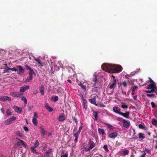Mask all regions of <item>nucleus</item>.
Instances as JSON below:
<instances>
[{"instance_id": "obj_19", "label": "nucleus", "mask_w": 157, "mask_h": 157, "mask_svg": "<svg viewBox=\"0 0 157 157\" xmlns=\"http://www.w3.org/2000/svg\"><path fill=\"white\" fill-rule=\"evenodd\" d=\"M104 124L105 125H107L110 130H113L114 128V127L110 124L106 122H104Z\"/></svg>"}, {"instance_id": "obj_55", "label": "nucleus", "mask_w": 157, "mask_h": 157, "mask_svg": "<svg viewBox=\"0 0 157 157\" xmlns=\"http://www.w3.org/2000/svg\"><path fill=\"white\" fill-rule=\"evenodd\" d=\"M139 128L140 129H143L144 127L142 124H139L138 125Z\"/></svg>"}, {"instance_id": "obj_43", "label": "nucleus", "mask_w": 157, "mask_h": 157, "mask_svg": "<svg viewBox=\"0 0 157 157\" xmlns=\"http://www.w3.org/2000/svg\"><path fill=\"white\" fill-rule=\"evenodd\" d=\"M39 144V142L38 140H36V142L34 144V146L33 147H34V148H36L37 147V146H38Z\"/></svg>"}, {"instance_id": "obj_61", "label": "nucleus", "mask_w": 157, "mask_h": 157, "mask_svg": "<svg viewBox=\"0 0 157 157\" xmlns=\"http://www.w3.org/2000/svg\"><path fill=\"white\" fill-rule=\"evenodd\" d=\"M82 101L83 102V104H86V100L83 98H82Z\"/></svg>"}, {"instance_id": "obj_32", "label": "nucleus", "mask_w": 157, "mask_h": 157, "mask_svg": "<svg viewBox=\"0 0 157 157\" xmlns=\"http://www.w3.org/2000/svg\"><path fill=\"white\" fill-rule=\"evenodd\" d=\"M21 98V100L24 102L25 103V104H26L27 103V100L26 98L25 97L23 96Z\"/></svg>"}, {"instance_id": "obj_46", "label": "nucleus", "mask_w": 157, "mask_h": 157, "mask_svg": "<svg viewBox=\"0 0 157 157\" xmlns=\"http://www.w3.org/2000/svg\"><path fill=\"white\" fill-rule=\"evenodd\" d=\"M147 96L148 97H155V94H147Z\"/></svg>"}, {"instance_id": "obj_34", "label": "nucleus", "mask_w": 157, "mask_h": 157, "mask_svg": "<svg viewBox=\"0 0 157 157\" xmlns=\"http://www.w3.org/2000/svg\"><path fill=\"white\" fill-rule=\"evenodd\" d=\"M94 87L92 89V91L93 92H97L98 90V86H94Z\"/></svg>"}, {"instance_id": "obj_9", "label": "nucleus", "mask_w": 157, "mask_h": 157, "mask_svg": "<svg viewBox=\"0 0 157 157\" xmlns=\"http://www.w3.org/2000/svg\"><path fill=\"white\" fill-rule=\"evenodd\" d=\"M11 98L7 96H3L0 98V100L3 101H10Z\"/></svg>"}, {"instance_id": "obj_11", "label": "nucleus", "mask_w": 157, "mask_h": 157, "mask_svg": "<svg viewBox=\"0 0 157 157\" xmlns=\"http://www.w3.org/2000/svg\"><path fill=\"white\" fill-rule=\"evenodd\" d=\"M18 68V73L19 74H21L25 72L24 69L22 67V66L20 65H18L17 66Z\"/></svg>"}, {"instance_id": "obj_33", "label": "nucleus", "mask_w": 157, "mask_h": 157, "mask_svg": "<svg viewBox=\"0 0 157 157\" xmlns=\"http://www.w3.org/2000/svg\"><path fill=\"white\" fill-rule=\"evenodd\" d=\"M152 124L153 125H157V121L156 119L154 118L152 119Z\"/></svg>"}, {"instance_id": "obj_17", "label": "nucleus", "mask_w": 157, "mask_h": 157, "mask_svg": "<svg viewBox=\"0 0 157 157\" xmlns=\"http://www.w3.org/2000/svg\"><path fill=\"white\" fill-rule=\"evenodd\" d=\"M113 110L114 112L117 113L119 115L120 114V113L121 112H120L121 109H119L117 107H114L113 108Z\"/></svg>"}, {"instance_id": "obj_52", "label": "nucleus", "mask_w": 157, "mask_h": 157, "mask_svg": "<svg viewBox=\"0 0 157 157\" xmlns=\"http://www.w3.org/2000/svg\"><path fill=\"white\" fill-rule=\"evenodd\" d=\"M6 114L8 115H11V113L10 111L9 110H7L6 111Z\"/></svg>"}, {"instance_id": "obj_38", "label": "nucleus", "mask_w": 157, "mask_h": 157, "mask_svg": "<svg viewBox=\"0 0 157 157\" xmlns=\"http://www.w3.org/2000/svg\"><path fill=\"white\" fill-rule=\"evenodd\" d=\"M94 146H95V144L93 142H92V143L90 144L89 147L91 149L93 148Z\"/></svg>"}, {"instance_id": "obj_41", "label": "nucleus", "mask_w": 157, "mask_h": 157, "mask_svg": "<svg viewBox=\"0 0 157 157\" xmlns=\"http://www.w3.org/2000/svg\"><path fill=\"white\" fill-rule=\"evenodd\" d=\"M80 132L79 131H77V132L75 133L74 134V137H78V136L80 134Z\"/></svg>"}, {"instance_id": "obj_30", "label": "nucleus", "mask_w": 157, "mask_h": 157, "mask_svg": "<svg viewBox=\"0 0 157 157\" xmlns=\"http://www.w3.org/2000/svg\"><path fill=\"white\" fill-rule=\"evenodd\" d=\"M33 76L29 75V77L27 78L25 81L26 82H29L31 80L33 79Z\"/></svg>"}, {"instance_id": "obj_27", "label": "nucleus", "mask_w": 157, "mask_h": 157, "mask_svg": "<svg viewBox=\"0 0 157 157\" xmlns=\"http://www.w3.org/2000/svg\"><path fill=\"white\" fill-rule=\"evenodd\" d=\"M98 132L100 134H101L103 135L105 134V131L103 129L98 128Z\"/></svg>"}, {"instance_id": "obj_31", "label": "nucleus", "mask_w": 157, "mask_h": 157, "mask_svg": "<svg viewBox=\"0 0 157 157\" xmlns=\"http://www.w3.org/2000/svg\"><path fill=\"white\" fill-rule=\"evenodd\" d=\"M138 88V86H132L131 88V89L132 91L135 92L136 90Z\"/></svg>"}, {"instance_id": "obj_50", "label": "nucleus", "mask_w": 157, "mask_h": 157, "mask_svg": "<svg viewBox=\"0 0 157 157\" xmlns=\"http://www.w3.org/2000/svg\"><path fill=\"white\" fill-rule=\"evenodd\" d=\"M103 148L106 151H109L108 149V147H107V145H104V146H103Z\"/></svg>"}, {"instance_id": "obj_45", "label": "nucleus", "mask_w": 157, "mask_h": 157, "mask_svg": "<svg viewBox=\"0 0 157 157\" xmlns=\"http://www.w3.org/2000/svg\"><path fill=\"white\" fill-rule=\"evenodd\" d=\"M25 67L26 69L29 70V71L32 69L31 67L28 66L27 65H25Z\"/></svg>"}, {"instance_id": "obj_24", "label": "nucleus", "mask_w": 157, "mask_h": 157, "mask_svg": "<svg viewBox=\"0 0 157 157\" xmlns=\"http://www.w3.org/2000/svg\"><path fill=\"white\" fill-rule=\"evenodd\" d=\"M139 138L140 139L143 140L145 138L144 134L142 133H140L138 134Z\"/></svg>"}, {"instance_id": "obj_1", "label": "nucleus", "mask_w": 157, "mask_h": 157, "mask_svg": "<svg viewBox=\"0 0 157 157\" xmlns=\"http://www.w3.org/2000/svg\"><path fill=\"white\" fill-rule=\"evenodd\" d=\"M113 64L104 63L101 66V69L106 72L112 71Z\"/></svg>"}, {"instance_id": "obj_4", "label": "nucleus", "mask_w": 157, "mask_h": 157, "mask_svg": "<svg viewBox=\"0 0 157 157\" xmlns=\"http://www.w3.org/2000/svg\"><path fill=\"white\" fill-rule=\"evenodd\" d=\"M97 97H98V96L97 95H96L92 97L91 99H89V101L91 103L97 106V104H96V100Z\"/></svg>"}, {"instance_id": "obj_26", "label": "nucleus", "mask_w": 157, "mask_h": 157, "mask_svg": "<svg viewBox=\"0 0 157 157\" xmlns=\"http://www.w3.org/2000/svg\"><path fill=\"white\" fill-rule=\"evenodd\" d=\"M128 82L127 81H124L122 83H120V85L121 86L123 85L124 87L126 88L127 87V83Z\"/></svg>"}, {"instance_id": "obj_56", "label": "nucleus", "mask_w": 157, "mask_h": 157, "mask_svg": "<svg viewBox=\"0 0 157 157\" xmlns=\"http://www.w3.org/2000/svg\"><path fill=\"white\" fill-rule=\"evenodd\" d=\"M151 105L152 108H154L155 107V103L153 102H151Z\"/></svg>"}, {"instance_id": "obj_54", "label": "nucleus", "mask_w": 157, "mask_h": 157, "mask_svg": "<svg viewBox=\"0 0 157 157\" xmlns=\"http://www.w3.org/2000/svg\"><path fill=\"white\" fill-rule=\"evenodd\" d=\"M121 107L122 108H127L128 107V106L126 105H121Z\"/></svg>"}, {"instance_id": "obj_20", "label": "nucleus", "mask_w": 157, "mask_h": 157, "mask_svg": "<svg viewBox=\"0 0 157 157\" xmlns=\"http://www.w3.org/2000/svg\"><path fill=\"white\" fill-rule=\"evenodd\" d=\"M45 107L46 109L50 112H52L53 111V109L52 108L49 106L48 104H46L45 105Z\"/></svg>"}, {"instance_id": "obj_48", "label": "nucleus", "mask_w": 157, "mask_h": 157, "mask_svg": "<svg viewBox=\"0 0 157 157\" xmlns=\"http://www.w3.org/2000/svg\"><path fill=\"white\" fill-rule=\"evenodd\" d=\"M73 121H74L76 124L78 123V121H77V118L75 117H73Z\"/></svg>"}, {"instance_id": "obj_10", "label": "nucleus", "mask_w": 157, "mask_h": 157, "mask_svg": "<svg viewBox=\"0 0 157 157\" xmlns=\"http://www.w3.org/2000/svg\"><path fill=\"white\" fill-rule=\"evenodd\" d=\"M13 108L16 112L18 113H21L22 112V109L17 106L14 105Z\"/></svg>"}, {"instance_id": "obj_57", "label": "nucleus", "mask_w": 157, "mask_h": 157, "mask_svg": "<svg viewBox=\"0 0 157 157\" xmlns=\"http://www.w3.org/2000/svg\"><path fill=\"white\" fill-rule=\"evenodd\" d=\"M83 128V126H80L78 130L77 131H79V132H80L81 130Z\"/></svg>"}, {"instance_id": "obj_53", "label": "nucleus", "mask_w": 157, "mask_h": 157, "mask_svg": "<svg viewBox=\"0 0 157 157\" xmlns=\"http://www.w3.org/2000/svg\"><path fill=\"white\" fill-rule=\"evenodd\" d=\"M76 82L77 83L78 85L80 86L81 84V82L79 81L77 78L76 79Z\"/></svg>"}, {"instance_id": "obj_28", "label": "nucleus", "mask_w": 157, "mask_h": 157, "mask_svg": "<svg viewBox=\"0 0 157 157\" xmlns=\"http://www.w3.org/2000/svg\"><path fill=\"white\" fill-rule=\"evenodd\" d=\"M82 89L84 91H86V85H84L82 83L80 85Z\"/></svg>"}, {"instance_id": "obj_29", "label": "nucleus", "mask_w": 157, "mask_h": 157, "mask_svg": "<svg viewBox=\"0 0 157 157\" xmlns=\"http://www.w3.org/2000/svg\"><path fill=\"white\" fill-rule=\"evenodd\" d=\"M41 131L42 132V134L43 136H44L45 134V131L44 129V128H42L41 127H40Z\"/></svg>"}, {"instance_id": "obj_36", "label": "nucleus", "mask_w": 157, "mask_h": 157, "mask_svg": "<svg viewBox=\"0 0 157 157\" xmlns=\"http://www.w3.org/2000/svg\"><path fill=\"white\" fill-rule=\"evenodd\" d=\"M129 151L128 150H125L124 151L123 153H122V155L123 156H125L126 155H128L129 153Z\"/></svg>"}, {"instance_id": "obj_7", "label": "nucleus", "mask_w": 157, "mask_h": 157, "mask_svg": "<svg viewBox=\"0 0 157 157\" xmlns=\"http://www.w3.org/2000/svg\"><path fill=\"white\" fill-rule=\"evenodd\" d=\"M10 95L14 97L18 98L23 95V93L14 92L11 93Z\"/></svg>"}, {"instance_id": "obj_47", "label": "nucleus", "mask_w": 157, "mask_h": 157, "mask_svg": "<svg viewBox=\"0 0 157 157\" xmlns=\"http://www.w3.org/2000/svg\"><path fill=\"white\" fill-rule=\"evenodd\" d=\"M24 88L25 91L27 90H28L29 89V87L28 85H24L23 86Z\"/></svg>"}, {"instance_id": "obj_44", "label": "nucleus", "mask_w": 157, "mask_h": 157, "mask_svg": "<svg viewBox=\"0 0 157 157\" xmlns=\"http://www.w3.org/2000/svg\"><path fill=\"white\" fill-rule=\"evenodd\" d=\"M144 152L150 154H151V150L148 149L146 148L144 150Z\"/></svg>"}, {"instance_id": "obj_23", "label": "nucleus", "mask_w": 157, "mask_h": 157, "mask_svg": "<svg viewBox=\"0 0 157 157\" xmlns=\"http://www.w3.org/2000/svg\"><path fill=\"white\" fill-rule=\"evenodd\" d=\"M40 91L42 95H44V87L43 85H41L40 87Z\"/></svg>"}, {"instance_id": "obj_40", "label": "nucleus", "mask_w": 157, "mask_h": 157, "mask_svg": "<svg viewBox=\"0 0 157 157\" xmlns=\"http://www.w3.org/2000/svg\"><path fill=\"white\" fill-rule=\"evenodd\" d=\"M35 74V72L33 71V69L29 71V75L33 76V75Z\"/></svg>"}, {"instance_id": "obj_12", "label": "nucleus", "mask_w": 157, "mask_h": 157, "mask_svg": "<svg viewBox=\"0 0 157 157\" xmlns=\"http://www.w3.org/2000/svg\"><path fill=\"white\" fill-rule=\"evenodd\" d=\"M147 89H153L155 90L156 88L155 85L153 83H151L147 87Z\"/></svg>"}, {"instance_id": "obj_58", "label": "nucleus", "mask_w": 157, "mask_h": 157, "mask_svg": "<svg viewBox=\"0 0 157 157\" xmlns=\"http://www.w3.org/2000/svg\"><path fill=\"white\" fill-rule=\"evenodd\" d=\"M84 150H85L86 151H90L91 149L89 147V148L87 149L86 147H84Z\"/></svg>"}, {"instance_id": "obj_13", "label": "nucleus", "mask_w": 157, "mask_h": 157, "mask_svg": "<svg viewBox=\"0 0 157 157\" xmlns=\"http://www.w3.org/2000/svg\"><path fill=\"white\" fill-rule=\"evenodd\" d=\"M93 112V116L95 118L94 119L95 121H97L98 118V114L99 113V112L96 111L92 110Z\"/></svg>"}, {"instance_id": "obj_3", "label": "nucleus", "mask_w": 157, "mask_h": 157, "mask_svg": "<svg viewBox=\"0 0 157 157\" xmlns=\"http://www.w3.org/2000/svg\"><path fill=\"white\" fill-rule=\"evenodd\" d=\"M17 140H18V141L15 144V146H17V147H20L21 146H23L24 147H25V145L24 142L23 140H20L18 138H16Z\"/></svg>"}, {"instance_id": "obj_62", "label": "nucleus", "mask_w": 157, "mask_h": 157, "mask_svg": "<svg viewBox=\"0 0 157 157\" xmlns=\"http://www.w3.org/2000/svg\"><path fill=\"white\" fill-rule=\"evenodd\" d=\"M99 106L100 107H105V106L102 104H100L99 105Z\"/></svg>"}, {"instance_id": "obj_42", "label": "nucleus", "mask_w": 157, "mask_h": 157, "mask_svg": "<svg viewBox=\"0 0 157 157\" xmlns=\"http://www.w3.org/2000/svg\"><path fill=\"white\" fill-rule=\"evenodd\" d=\"M52 151V149L51 148H50L45 152V154H50L51 152Z\"/></svg>"}, {"instance_id": "obj_15", "label": "nucleus", "mask_w": 157, "mask_h": 157, "mask_svg": "<svg viewBox=\"0 0 157 157\" xmlns=\"http://www.w3.org/2000/svg\"><path fill=\"white\" fill-rule=\"evenodd\" d=\"M118 136V133L116 132H113L109 135V137L110 138H115Z\"/></svg>"}, {"instance_id": "obj_21", "label": "nucleus", "mask_w": 157, "mask_h": 157, "mask_svg": "<svg viewBox=\"0 0 157 157\" xmlns=\"http://www.w3.org/2000/svg\"><path fill=\"white\" fill-rule=\"evenodd\" d=\"M32 122L33 124L35 126L37 125L38 124V121L36 119V118L35 117H33V120Z\"/></svg>"}, {"instance_id": "obj_2", "label": "nucleus", "mask_w": 157, "mask_h": 157, "mask_svg": "<svg viewBox=\"0 0 157 157\" xmlns=\"http://www.w3.org/2000/svg\"><path fill=\"white\" fill-rule=\"evenodd\" d=\"M122 70V67L121 65L113 64L112 71L119 73L121 72Z\"/></svg>"}, {"instance_id": "obj_16", "label": "nucleus", "mask_w": 157, "mask_h": 157, "mask_svg": "<svg viewBox=\"0 0 157 157\" xmlns=\"http://www.w3.org/2000/svg\"><path fill=\"white\" fill-rule=\"evenodd\" d=\"M129 112H126L125 113H123L121 112L120 113V115L123 116L126 118H129Z\"/></svg>"}, {"instance_id": "obj_18", "label": "nucleus", "mask_w": 157, "mask_h": 157, "mask_svg": "<svg viewBox=\"0 0 157 157\" xmlns=\"http://www.w3.org/2000/svg\"><path fill=\"white\" fill-rule=\"evenodd\" d=\"M14 133L16 136H18L20 137H22L23 136V135L18 131L15 132Z\"/></svg>"}, {"instance_id": "obj_14", "label": "nucleus", "mask_w": 157, "mask_h": 157, "mask_svg": "<svg viewBox=\"0 0 157 157\" xmlns=\"http://www.w3.org/2000/svg\"><path fill=\"white\" fill-rule=\"evenodd\" d=\"M116 86V80L114 78L113 80V83L109 86V88L110 89H113Z\"/></svg>"}, {"instance_id": "obj_6", "label": "nucleus", "mask_w": 157, "mask_h": 157, "mask_svg": "<svg viewBox=\"0 0 157 157\" xmlns=\"http://www.w3.org/2000/svg\"><path fill=\"white\" fill-rule=\"evenodd\" d=\"M122 121L123 123V126L125 128H128L130 125V122L129 121H126L124 119H122Z\"/></svg>"}, {"instance_id": "obj_35", "label": "nucleus", "mask_w": 157, "mask_h": 157, "mask_svg": "<svg viewBox=\"0 0 157 157\" xmlns=\"http://www.w3.org/2000/svg\"><path fill=\"white\" fill-rule=\"evenodd\" d=\"M35 60L37 62L38 64H39L41 66H43V65L40 60L39 59H35Z\"/></svg>"}, {"instance_id": "obj_49", "label": "nucleus", "mask_w": 157, "mask_h": 157, "mask_svg": "<svg viewBox=\"0 0 157 157\" xmlns=\"http://www.w3.org/2000/svg\"><path fill=\"white\" fill-rule=\"evenodd\" d=\"M25 91V90L24 89V88L22 86L21 87L20 89V92L21 93H23V94H24V92Z\"/></svg>"}, {"instance_id": "obj_37", "label": "nucleus", "mask_w": 157, "mask_h": 157, "mask_svg": "<svg viewBox=\"0 0 157 157\" xmlns=\"http://www.w3.org/2000/svg\"><path fill=\"white\" fill-rule=\"evenodd\" d=\"M35 148H34V147H33V146L31 147V149L32 150V151L33 153H37L36 150L35 149Z\"/></svg>"}, {"instance_id": "obj_60", "label": "nucleus", "mask_w": 157, "mask_h": 157, "mask_svg": "<svg viewBox=\"0 0 157 157\" xmlns=\"http://www.w3.org/2000/svg\"><path fill=\"white\" fill-rule=\"evenodd\" d=\"M146 153L143 152V154L139 157H145V156Z\"/></svg>"}, {"instance_id": "obj_5", "label": "nucleus", "mask_w": 157, "mask_h": 157, "mask_svg": "<svg viewBox=\"0 0 157 157\" xmlns=\"http://www.w3.org/2000/svg\"><path fill=\"white\" fill-rule=\"evenodd\" d=\"M94 82L93 86H99V81L97 78V76L96 75L94 76V78L93 80Z\"/></svg>"}, {"instance_id": "obj_8", "label": "nucleus", "mask_w": 157, "mask_h": 157, "mask_svg": "<svg viewBox=\"0 0 157 157\" xmlns=\"http://www.w3.org/2000/svg\"><path fill=\"white\" fill-rule=\"evenodd\" d=\"M16 118L14 116H12L10 118L7 119L5 122V124H10L13 121L15 120Z\"/></svg>"}, {"instance_id": "obj_22", "label": "nucleus", "mask_w": 157, "mask_h": 157, "mask_svg": "<svg viewBox=\"0 0 157 157\" xmlns=\"http://www.w3.org/2000/svg\"><path fill=\"white\" fill-rule=\"evenodd\" d=\"M65 117L64 115H59V116L58 120L60 121H62L64 120Z\"/></svg>"}, {"instance_id": "obj_59", "label": "nucleus", "mask_w": 157, "mask_h": 157, "mask_svg": "<svg viewBox=\"0 0 157 157\" xmlns=\"http://www.w3.org/2000/svg\"><path fill=\"white\" fill-rule=\"evenodd\" d=\"M23 129L25 131H29L28 128L26 126H24L23 127Z\"/></svg>"}, {"instance_id": "obj_51", "label": "nucleus", "mask_w": 157, "mask_h": 157, "mask_svg": "<svg viewBox=\"0 0 157 157\" xmlns=\"http://www.w3.org/2000/svg\"><path fill=\"white\" fill-rule=\"evenodd\" d=\"M121 94L122 95H124L126 94V92L123 90L122 88H121Z\"/></svg>"}, {"instance_id": "obj_63", "label": "nucleus", "mask_w": 157, "mask_h": 157, "mask_svg": "<svg viewBox=\"0 0 157 157\" xmlns=\"http://www.w3.org/2000/svg\"><path fill=\"white\" fill-rule=\"evenodd\" d=\"M11 70L16 71H17V69L15 67H13L11 69Z\"/></svg>"}, {"instance_id": "obj_39", "label": "nucleus", "mask_w": 157, "mask_h": 157, "mask_svg": "<svg viewBox=\"0 0 157 157\" xmlns=\"http://www.w3.org/2000/svg\"><path fill=\"white\" fill-rule=\"evenodd\" d=\"M150 90H146L145 91V92L146 93H152V92H155V89H150Z\"/></svg>"}, {"instance_id": "obj_64", "label": "nucleus", "mask_w": 157, "mask_h": 157, "mask_svg": "<svg viewBox=\"0 0 157 157\" xmlns=\"http://www.w3.org/2000/svg\"><path fill=\"white\" fill-rule=\"evenodd\" d=\"M61 157H68L67 155V154L63 155L61 156Z\"/></svg>"}, {"instance_id": "obj_25", "label": "nucleus", "mask_w": 157, "mask_h": 157, "mask_svg": "<svg viewBox=\"0 0 157 157\" xmlns=\"http://www.w3.org/2000/svg\"><path fill=\"white\" fill-rule=\"evenodd\" d=\"M58 97L56 96L54 97H52L51 98L52 100L54 102H56L58 100Z\"/></svg>"}]
</instances>
